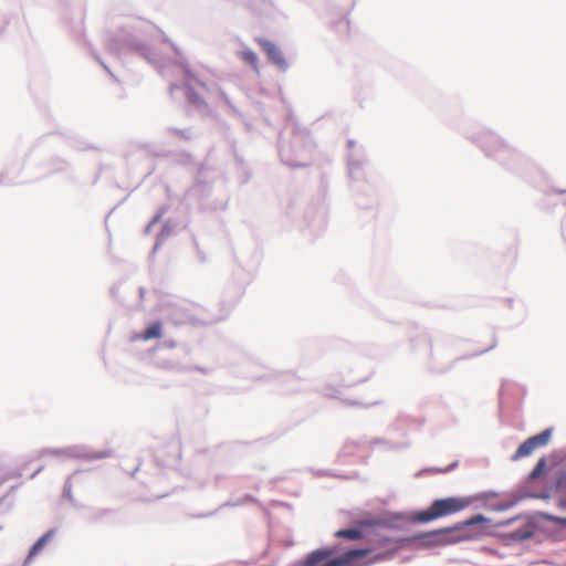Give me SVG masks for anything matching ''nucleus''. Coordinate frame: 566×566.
<instances>
[{
  "instance_id": "4",
  "label": "nucleus",
  "mask_w": 566,
  "mask_h": 566,
  "mask_svg": "<svg viewBox=\"0 0 566 566\" xmlns=\"http://www.w3.org/2000/svg\"><path fill=\"white\" fill-rule=\"evenodd\" d=\"M552 437V429H546L538 434H535L528 439H526L512 455V460L516 461L518 459L531 455L534 450L545 447Z\"/></svg>"
},
{
  "instance_id": "12",
  "label": "nucleus",
  "mask_w": 566,
  "mask_h": 566,
  "mask_svg": "<svg viewBox=\"0 0 566 566\" xmlns=\"http://www.w3.org/2000/svg\"><path fill=\"white\" fill-rule=\"evenodd\" d=\"M241 59L258 71V55L251 50H244L240 53Z\"/></svg>"
},
{
  "instance_id": "2",
  "label": "nucleus",
  "mask_w": 566,
  "mask_h": 566,
  "mask_svg": "<svg viewBox=\"0 0 566 566\" xmlns=\"http://www.w3.org/2000/svg\"><path fill=\"white\" fill-rule=\"evenodd\" d=\"M472 500L469 497H446L433 501L424 511L417 513L416 518L421 523H427L439 517L458 513L470 506Z\"/></svg>"
},
{
  "instance_id": "15",
  "label": "nucleus",
  "mask_w": 566,
  "mask_h": 566,
  "mask_svg": "<svg viewBox=\"0 0 566 566\" xmlns=\"http://www.w3.org/2000/svg\"><path fill=\"white\" fill-rule=\"evenodd\" d=\"M6 481V476L0 472V485Z\"/></svg>"
},
{
  "instance_id": "6",
  "label": "nucleus",
  "mask_w": 566,
  "mask_h": 566,
  "mask_svg": "<svg viewBox=\"0 0 566 566\" xmlns=\"http://www.w3.org/2000/svg\"><path fill=\"white\" fill-rule=\"evenodd\" d=\"M371 525H374L373 521H360V522H358L359 527L339 530V531L335 532L334 536L338 537V538H346L349 541L361 539L365 536L361 528L366 527V526H371Z\"/></svg>"
},
{
  "instance_id": "9",
  "label": "nucleus",
  "mask_w": 566,
  "mask_h": 566,
  "mask_svg": "<svg viewBox=\"0 0 566 566\" xmlns=\"http://www.w3.org/2000/svg\"><path fill=\"white\" fill-rule=\"evenodd\" d=\"M161 335H163V325L160 322H155L144 331L140 338L143 340H150L154 338H160Z\"/></svg>"
},
{
  "instance_id": "7",
  "label": "nucleus",
  "mask_w": 566,
  "mask_h": 566,
  "mask_svg": "<svg viewBox=\"0 0 566 566\" xmlns=\"http://www.w3.org/2000/svg\"><path fill=\"white\" fill-rule=\"evenodd\" d=\"M564 462L565 460L557 462L555 455L549 458V470H554L556 474L557 489L566 488V462Z\"/></svg>"
},
{
  "instance_id": "11",
  "label": "nucleus",
  "mask_w": 566,
  "mask_h": 566,
  "mask_svg": "<svg viewBox=\"0 0 566 566\" xmlns=\"http://www.w3.org/2000/svg\"><path fill=\"white\" fill-rule=\"evenodd\" d=\"M546 471H547L546 459L542 458L538 460L535 468L530 473V479L536 480V479L541 478Z\"/></svg>"
},
{
  "instance_id": "3",
  "label": "nucleus",
  "mask_w": 566,
  "mask_h": 566,
  "mask_svg": "<svg viewBox=\"0 0 566 566\" xmlns=\"http://www.w3.org/2000/svg\"><path fill=\"white\" fill-rule=\"evenodd\" d=\"M334 554L335 549L333 547H322L312 551L303 560L297 563L296 566H342L347 564L349 557L356 553L333 557Z\"/></svg>"
},
{
  "instance_id": "1",
  "label": "nucleus",
  "mask_w": 566,
  "mask_h": 566,
  "mask_svg": "<svg viewBox=\"0 0 566 566\" xmlns=\"http://www.w3.org/2000/svg\"><path fill=\"white\" fill-rule=\"evenodd\" d=\"M370 546L365 548L350 549L343 555L356 553L349 557L347 564L342 566H370L380 562L391 559L400 549L398 539L375 533L369 537Z\"/></svg>"
},
{
  "instance_id": "14",
  "label": "nucleus",
  "mask_w": 566,
  "mask_h": 566,
  "mask_svg": "<svg viewBox=\"0 0 566 566\" xmlns=\"http://www.w3.org/2000/svg\"><path fill=\"white\" fill-rule=\"evenodd\" d=\"M488 522V518H485L483 515H475L464 522V525H474L480 523Z\"/></svg>"
},
{
  "instance_id": "13",
  "label": "nucleus",
  "mask_w": 566,
  "mask_h": 566,
  "mask_svg": "<svg viewBox=\"0 0 566 566\" xmlns=\"http://www.w3.org/2000/svg\"><path fill=\"white\" fill-rule=\"evenodd\" d=\"M559 506L560 507H566V500H560L559 501ZM546 518L548 521H552L553 523H555L557 525L566 526V517H558V516L546 515Z\"/></svg>"
},
{
  "instance_id": "10",
  "label": "nucleus",
  "mask_w": 566,
  "mask_h": 566,
  "mask_svg": "<svg viewBox=\"0 0 566 566\" xmlns=\"http://www.w3.org/2000/svg\"><path fill=\"white\" fill-rule=\"evenodd\" d=\"M184 75H185V83H186V86L189 88V90H192L197 86H200V87H205V83L199 80L198 75L192 71L190 70L189 67H185L184 69Z\"/></svg>"
},
{
  "instance_id": "5",
  "label": "nucleus",
  "mask_w": 566,
  "mask_h": 566,
  "mask_svg": "<svg viewBox=\"0 0 566 566\" xmlns=\"http://www.w3.org/2000/svg\"><path fill=\"white\" fill-rule=\"evenodd\" d=\"M259 45L268 55L269 60L276 65L280 70L285 71L287 69V62L282 51L272 42L265 39L258 40Z\"/></svg>"
},
{
  "instance_id": "16",
  "label": "nucleus",
  "mask_w": 566,
  "mask_h": 566,
  "mask_svg": "<svg viewBox=\"0 0 566 566\" xmlns=\"http://www.w3.org/2000/svg\"><path fill=\"white\" fill-rule=\"evenodd\" d=\"M495 346V340H493V343L490 345L489 348H493Z\"/></svg>"
},
{
  "instance_id": "8",
  "label": "nucleus",
  "mask_w": 566,
  "mask_h": 566,
  "mask_svg": "<svg viewBox=\"0 0 566 566\" xmlns=\"http://www.w3.org/2000/svg\"><path fill=\"white\" fill-rule=\"evenodd\" d=\"M53 535H54L53 530H51V531L46 532L44 535H42L31 547L29 555H28V560L35 557L43 549V547L52 539Z\"/></svg>"
}]
</instances>
